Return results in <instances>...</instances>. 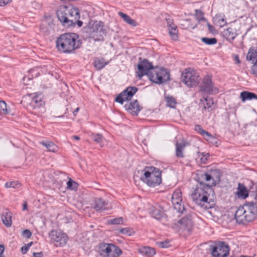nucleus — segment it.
<instances>
[{
  "mask_svg": "<svg viewBox=\"0 0 257 257\" xmlns=\"http://www.w3.org/2000/svg\"><path fill=\"white\" fill-rule=\"evenodd\" d=\"M201 179L210 182L206 184L202 182H199L192 193L191 197L193 201L201 207L205 209L211 208L214 205L213 200L215 196V193L211 186L215 185V181L208 173L202 174Z\"/></svg>",
  "mask_w": 257,
  "mask_h": 257,
  "instance_id": "obj_1",
  "label": "nucleus"
},
{
  "mask_svg": "<svg viewBox=\"0 0 257 257\" xmlns=\"http://www.w3.org/2000/svg\"><path fill=\"white\" fill-rule=\"evenodd\" d=\"M78 38V36L74 33L62 34L57 40V48L64 53H72L81 46V43Z\"/></svg>",
  "mask_w": 257,
  "mask_h": 257,
  "instance_id": "obj_2",
  "label": "nucleus"
},
{
  "mask_svg": "<svg viewBox=\"0 0 257 257\" xmlns=\"http://www.w3.org/2000/svg\"><path fill=\"white\" fill-rule=\"evenodd\" d=\"M257 218V203L252 202L240 206L235 213V219L239 224L251 222Z\"/></svg>",
  "mask_w": 257,
  "mask_h": 257,
  "instance_id": "obj_3",
  "label": "nucleus"
},
{
  "mask_svg": "<svg viewBox=\"0 0 257 257\" xmlns=\"http://www.w3.org/2000/svg\"><path fill=\"white\" fill-rule=\"evenodd\" d=\"M141 179L149 186L155 187L162 182L161 172L155 167L146 168Z\"/></svg>",
  "mask_w": 257,
  "mask_h": 257,
  "instance_id": "obj_4",
  "label": "nucleus"
},
{
  "mask_svg": "<svg viewBox=\"0 0 257 257\" xmlns=\"http://www.w3.org/2000/svg\"><path fill=\"white\" fill-rule=\"evenodd\" d=\"M87 32L89 34V37L93 39L95 41L103 40V36L105 34L102 23L98 21L89 23Z\"/></svg>",
  "mask_w": 257,
  "mask_h": 257,
  "instance_id": "obj_5",
  "label": "nucleus"
},
{
  "mask_svg": "<svg viewBox=\"0 0 257 257\" xmlns=\"http://www.w3.org/2000/svg\"><path fill=\"white\" fill-rule=\"evenodd\" d=\"M148 77L151 81L160 84L168 81L170 74L166 69L155 67L148 73Z\"/></svg>",
  "mask_w": 257,
  "mask_h": 257,
  "instance_id": "obj_6",
  "label": "nucleus"
},
{
  "mask_svg": "<svg viewBox=\"0 0 257 257\" xmlns=\"http://www.w3.org/2000/svg\"><path fill=\"white\" fill-rule=\"evenodd\" d=\"M182 80L188 87L196 86L199 81V76L196 71L190 68L185 69L182 73Z\"/></svg>",
  "mask_w": 257,
  "mask_h": 257,
  "instance_id": "obj_7",
  "label": "nucleus"
},
{
  "mask_svg": "<svg viewBox=\"0 0 257 257\" xmlns=\"http://www.w3.org/2000/svg\"><path fill=\"white\" fill-rule=\"evenodd\" d=\"M51 243L56 246H63L68 240L67 235L61 230L53 229L49 233Z\"/></svg>",
  "mask_w": 257,
  "mask_h": 257,
  "instance_id": "obj_8",
  "label": "nucleus"
},
{
  "mask_svg": "<svg viewBox=\"0 0 257 257\" xmlns=\"http://www.w3.org/2000/svg\"><path fill=\"white\" fill-rule=\"evenodd\" d=\"M229 252V247L225 242H215L212 247L211 254L214 257H227Z\"/></svg>",
  "mask_w": 257,
  "mask_h": 257,
  "instance_id": "obj_9",
  "label": "nucleus"
},
{
  "mask_svg": "<svg viewBox=\"0 0 257 257\" xmlns=\"http://www.w3.org/2000/svg\"><path fill=\"white\" fill-rule=\"evenodd\" d=\"M25 98L30 101V105L34 109L40 108L44 105L43 96L41 93L36 92L28 94Z\"/></svg>",
  "mask_w": 257,
  "mask_h": 257,
  "instance_id": "obj_10",
  "label": "nucleus"
},
{
  "mask_svg": "<svg viewBox=\"0 0 257 257\" xmlns=\"http://www.w3.org/2000/svg\"><path fill=\"white\" fill-rule=\"evenodd\" d=\"M141 60V58H140V61L138 64V71L137 72V76L140 78L145 75L148 76V73H150L154 68L152 63L149 62L147 59Z\"/></svg>",
  "mask_w": 257,
  "mask_h": 257,
  "instance_id": "obj_11",
  "label": "nucleus"
},
{
  "mask_svg": "<svg viewBox=\"0 0 257 257\" xmlns=\"http://www.w3.org/2000/svg\"><path fill=\"white\" fill-rule=\"evenodd\" d=\"M137 91L135 86L128 87L115 98V101L122 104L124 101L131 100Z\"/></svg>",
  "mask_w": 257,
  "mask_h": 257,
  "instance_id": "obj_12",
  "label": "nucleus"
},
{
  "mask_svg": "<svg viewBox=\"0 0 257 257\" xmlns=\"http://www.w3.org/2000/svg\"><path fill=\"white\" fill-rule=\"evenodd\" d=\"M172 202L177 212L183 213L185 208L183 205L182 192L180 189H176L172 195Z\"/></svg>",
  "mask_w": 257,
  "mask_h": 257,
  "instance_id": "obj_13",
  "label": "nucleus"
},
{
  "mask_svg": "<svg viewBox=\"0 0 257 257\" xmlns=\"http://www.w3.org/2000/svg\"><path fill=\"white\" fill-rule=\"evenodd\" d=\"M200 89L201 91L208 93H216L218 92V89L214 86L211 79L208 76L203 79Z\"/></svg>",
  "mask_w": 257,
  "mask_h": 257,
  "instance_id": "obj_14",
  "label": "nucleus"
},
{
  "mask_svg": "<svg viewBox=\"0 0 257 257\" xmlns=\"http://www.w3.org/2000/svg\"><path fill=\"white\" fill-rule=\"evenodd\" d=\"M67 11H69L68 13V26H71L73 24H75L77 20L79 17V13L77 9L74 8H67Z\"/></svg>",
  "mask_w": 257,
  "mask_h": 257,
  "instance_id": "obj_15",
  "label": "nucleus"
},
{
  "mask_svg": "<svg viewBox=\"0 0 257 257\" xmlns=\"http://www.w3.org/2000/svg\"><path fill=\"white\" fill-rule=\"evenodd\" d=\"M67 7L61 8L57 12V18L64 26H68V17Z\"/></svg>",
  "mask_w": 257,
  "mask_h": 257,
  "instance_id": "obj_16",
  "label": "nucleus"
},
{
  "mask_svg": "<svg viewBox=\"0 0 257 257\" xmlns=\"http://www.w3.org/2000/svg\"><path fill=\"white\" fill-rule=\"evenodd\" d=\"M150 213L153 217L160 220L166 217V214L163 208L161 207H152L150 208Z\"/></svg>",
  "mask_w": 257,
  "mask_h": 257,
  "instance_id": "obj_17",
  "label": "nucleus"
},
{
  "mask_svg": "<svg viewBox=\"0 0 257 257\" xmlns=\"http://www.w3.org/2000/svg\"><path fill=\"white\" fill-rule=\"evenodd\" d=\"M126 110L133 115H137L141 110V106L139 105L138 100L131 102L125 105Z\"/></svg>",
  "mask_w": 257,
  "mask_h": 257,
  "instance_id": "obj_18",
  "label": "nucleus"
},
{
  "mask_svg": "<svg viewBox=\"0 0 257 257\" xmlns=\"http://www.w3.org/2000/svg\"><path fill=\"white\" fill-rule=\"evenodd\" d=\"M188 143L184 140L181 142H177L175 144V155L177 158H182L184 157V150L186 146L188 145Z\"/></svg>",
  "mask_w": 257,
  "mask_h": 257,
  "instance_id": "obj_19",
  "label": "nucleus"
},
{
  "mask_svg": "<svg viewBox=\"0 0 257 257\" xmlns=\"http://www.w3.org/2000/svg\"><path fill=\"white\" fill-rule=\"evenodd\" d=\"M222 36L227 41L231 42L235 38L237 33L234 28L229 27L223 31Z\"/></svg>",
  "mask_w": 257,
  "mask_h": 257,
  "instance_id": "obj_20",
  "label": "nucleus"
},
{
  "mask_svg": "<svg viewBox=\"0 0 257 257\" xmlns=\"http://www.w3.org/2000/svg\"><path fill=\"white\" fill-rule=\"evenodd\" d=\"M107 205V202L100 198H97L94 200L93 208L96 211H101L108 209Z\"/></svg>",
  "mask_w": 257,
  "mask_h": 257,
  "instance_id": "obj_21",
  "label": "nucleus"
},
{
  "mask_svg": "<svg viewBox=\"0 0 257 257\" xmlns=\"http://www.w3.org/2000/svg\"><path fill=\"white\" fill-rule=\"evenodd\" d=\"M235 195L238 198L245 199L248 196V191L245 186L241 183H238Z\"/></svg>",
  "mask_w": 257,
  "mask_h": 257,
  "instance_id": "obj_22",
  "label": "nucleus"
},
{
  "mask_svg": "<svg viewBox=\"0 0 257 257\" xmlns=\"http://www.w3.org/2000/svg\"><path fill=\"white\" fill-rule=\"evenodd\" d=\"M181 227L188 231L191 230L193 226V223L190 216H187L182 218L179 221Z\"/></svg>",
  "mask_w": 257,
  "mask_h": 257,
  "instance_id": "obj_23",
  "label": "nucleus"
},
{
  "mask_svg": "<svg viewBox=\"0 0 257 257\" xmlns=\"http://www.w3.org/2000/svg\"><path fill=\"white\" fill-rule=\"evenodd\" d=\"M138 251L143 255L151 257L156 254L155 249L149 246H142L138 249Z\"/></svg>",
  "mask_w": 257,
  "mask_h": 257,
  "instance_id": "obj_24",
  "label": "nucleus"
},
{
  "mask_svg": "<svg viewBox=\"0 0 257 257\" xmlns=\"http://www.w3.org/2000/svg\"><path fill=\"white\" fill-rule=\"evenodd\" d=\"M246 59L248 61H250L253 65L257 64V48L249 49L246 55Z\"/></svg>",
  "mask_w": 257,
  "mask_h": 257,
  "instance_id": "obj_25",
  "label": "nucleus"
},
{
  "mask_svg": "<svg viewBox=\"0 0 257 257\" xmlns=\"http://www.w3.org/2000/svg\"><path fill=\"white\" fill-rule=\"evenodd\" d=\"M12 213L8 209H6L3 213L2 219L7 227H10L12 225Z\"/></svg>",
  "mask_w": 257,
  "mask_h": 257,
  "instance_id": "obj_26",
  "label": "nucleus"
},
{
  "mask_svg": "<svg viewBox=\"0 0 257 257\" xmlns=\"http://www.w3.org/2000/svg\"><path fill=\"white\" fill-rule=\"evenodd\" d=\"M111 244V243H102L99 245V252L102 256L107 257Z\"/></svg>",
  "mask_w": 257,
  "mask_h": 257,
  "instance_id": "obj_27",
  "label": "nucleus"
},
{
  "mask_svg": "<svg viewBox=\"0 0 257 257\" xmlns=\"http://www.w3.org/2000/svg\"><path fill=\"white\" fill-rule=\"evenodd\" d=\"M213 21L215 25L220 27H222L227 24L225 16L221 14L216 15Z\"/></svg>",
  "mask_w": 257,
  "mask_h": 257,
  "instance_id": "obj_28",
  "label": "nucleus"
},
{
  "mask_svg": "<svg viewBox=\"0 0 257 257\" xmlns=\"http://www.w3.org/2000/svg\"><path fill=\"white\" fill-rule=\"evenodd\" d=\"M122 254V250L117 246L111 244L107 257H119Z\"/></svg>",
  "mask_w": 257,
  "mask_h": 257,
  "instance_id": "obj_29",
  "label": "nucleus"
},
{
  "mask_svg": "<svg viewBox=\"0 0 257 257\" xmlns=\"http://www.w3.org/2000/svg\"><path fill=\"white\" fill-rule=\"evenodd\" d=\"M240 97L243 102L247 100H257V95L253 92L242 91L240 94Z\"/></svg>",
  "mask_w": 257,
  "mask_h": 257,
  "instance_id": "obj_30",
  "label": "nucleus"
},
{
  "mask_svg": "<svg viewBox=\"0 0 257 257\" xmlns=\"http://www.w3.org/2000/svg\"><path fill=\"white\" fill-rule=\"evenodd\" d=\"M108 62H105L104 58H96L94 59L93 65L97 70H100L104 68Z\"/></svg>",
  "mask_w": 257,
  "mask_h": 257,
  "instance_id": "obj_31",
  "label": "nucleus"
},
{
  "mask_svg": "<svg viewBox=\"0 0 257 257\" xmlns=\"http://www.w3.org/2000/svg\"><path fill=\"white\" fill-rule=\"evenodd\" d=\"M40 144L45 147L50 152L55 153L58 150L57 146L52 142H40Z\"/></svg>",
  "mask_w": 257,
  "mask_h": 257,
  "instance_id": "obj_32",
  "label": "nucleus"
},
{
  "mask_svg": "<svg viewBox=\"0 0 257 257\" xmlns=\"http://www.w3.org/2000/svg\"><path fill=\"white\" fill-rule=\"evenodd\" d=\"M118 15L123 20V21L125 23H126L128 25H130L133 26H136V21L134 20L131 19V18L127 15L124 14L122 12H119Z\"/></svg>",
  "mask_w": 257,
  "mask_h": 257,
  "instance_id": "obj_33",
  "label": "nucleus"
},
{
  "mask_svg": "<svg viewBox=\"0 0 257 257\" xmlns=\"http://www.w3.org/2000/svg\"><path fill=\"white\" fill-rule=\"evenodd\" d=\"M169 34L173 40H176L178 37L177 27L174 24H170L169 26Z\"/></svg>",
  "mask_w": 257,
  "mask_h": 257,
  "instance_id": "obj_34",
  "label": "nucleus"
},
{
  "mask_svg": "<svg viewBox=\"0 0 257 257\" xmlns=\"http://www.w3.org/2000/svg\"><path fill=\"white\" fill-rule=\"evenodd\" d=\"M165 99L167 102V105L172 108H174L177 103L174 97L169 95H165Z\"/></svg>",
  "mask_w": 257,
  "mask_h": 257,
  "instance_id": "obj_35",
  "label": "nucleus"
},
{
  "mask_svg": "<svg viewBox=\"0 0 257 257\" xmlns=\"http://www.w3.org/2000/svg\"><path fill=\"white\" fill-rule=\"evenodd\" d=\"M195 130L200 134H201L202 136L204 137H211V135L206 132V131L204 130L202 127L200 125H196L195 126Z\"/></svg>",
  "mask_w": 257,
  "mask_h": 257,
  "instance_id": "obj_36",
  "label": "nucleus"
},
{
  "mask_svg": "<svg viewBox=\"0 0 257 257\" xmlns=\"http://www.w3.org/2000/svg\"><path fill=\"white\" fill-rule=\"evenodd\" d=\"M0 113L2 114H7L9 113V110L5 101H0Z\"/></svg>",
  "mask_w": 257,
  "mask_h": 257,
  "instance_id": "obj_37",
  "label": "nucleus"
},
{
  "mask_svg": "<svg viewBox=\"0 0 257 257\" xmlns=\"http://www.w3.org/2000/svg\"><path fill=\"white\" fill-rule=\"evenodd\" d=\"M119 231L120 233L122 234H125L128 236L133 235L135 232V231L129 227L122 228L119 230Z\"/></svg>",
  "mask_w": 257,
  "mask_h": 257,
  "instance_id": "obj_38",
  "label": "nucleus"
},
{
  "mask_svg": "<svg viewBox=\"0 0 257 257\" xmlns=\"http://www.w3.org/2000/svg\"><path fill=\"white\" fill-rule=\"evenodd\" d=\"M201 41L204 44L208 45H212L216 44L217 41L215 38H209L207 37H203L201 38Z\"/></svg>",
  "mask_w": 257,
  "mask_h": 257,
  "instance_id": "obj_39",
  "label": "nucleus"
},
{
  "mask_svg": "<svg viewBox=\"0 0 257 257\" xmlns=\"http://www.w3.org/2000/svg\"><path fill=\"white\" fill-rule=\"evenodd\" d=\"M67 189L70 190H76L77 188L78 184L76 182L70 179L67 183Z\"/></svg>",
  "mask_w": 257,
  "mask_h": 257,
  "instance_id": "obj_40",
  "label": "nucleus"
},
{
  "mask_svg": "<svg viewBox=\"0 0 257 257\" xmlns=\"http://www.w3.org/2000/svg\"><path fill=\"white\" fill-rule=\"evenodd\" d=\"M92 138L93 140L97 143L100 144V146L101 147H103V145H101V143L103 140V137L101 134H96L92 135Z\"/></svg>",
  "mask_w": 257,
  "mask_h": 257,
  "instance_id": "obj_41",
  "label": "nucleus"
},
{
  "mask_svg": "<svg viewBox=\"0 0 257 257\" xmlns=\"http://www.w3.org/2000/svg\"><path fill=\"white\" fill-rule=\"evenodd\" d=\"M109 224H122L123 223L122 217H118L108 221Z\"/></svg>",
  "mask_w": 257,
  "mask_h": 257,
  "instance_id": "obj_42",
  "label": "nucleus"
},
{
  "mask_svg": "<svg viewBox=\"0 0 257 257\" xmlns=\"http://www.w3.org/2000/svg\"><path fill=\"white\" fill-rule=\"evenodd\" d=\"M198 158H200V162L201 163L205 164L209 157V154L208 153L205 154L204 153H198Z\"/></svg>",
  "mask_w": 257,
  "mask_h": 257,
  "instance_id": "obj_43",
  "label": "nucleus"
},
{
  "mask_svg": "<svg viewBox=\"0 0 257 257\" xmlns=\"http://www.w3.org/2000/svg\"><path fill=\"white\" fill-rule=\"evenodd\" d=\"M20 186V184L18 183V182L16 181L8 182L5 184V187L7 188H18Z\"/></svg>",
  "mask_w": 257,
  "mask_h": 257,
  "instance_id": "obj_44",
  "label": "nucleus"
},
{
  "mask_svg": "<svg viewBox=\"0 0 257 257\" xmlns=\"http://www.w3.org/2000/svg\"><path fill=\"white\" fill-rule=\"evenodd\" d=\"M205 103L204 104V109H206L210 108L213 104V100L211 98H204Z\"/></svg>",
  "mask_w": 257,
  "mask_h": 257,
  "instance_id": "obj_45",
  "label": "nucleus"
},
{
  "mask_svg": "<svg viewBox=\"0 0 257 257\" xmlns=\"http://www.w3.org/2000/svg\"><path fill=\"white\" fill-rule=\"evenodd\" d=\"M33 242L32 241L29 242V243L25 244V245L23 246L21 248L22 253V254H25L29 249V248L33 244Z\"/></svg>",
  "mask_w": 257,
  "mask_h": 257,
  "instance_id": "obj_46",
  "label": "nucleus"
},
{
  "mask_svg": "<svg viewBox=\"0 0 257 257\" xmlns=\"http://www.w3.org/2000/svg\"><path fill=\"white\" fill-rule=\"evenodd\" d=\"M157 244L161 248H166L169 246V242L168 241H158Z\"/></svg>",
  "mask_w": 257,
  "mask_h": 257,
  "instance_id": "obj_47",
  "label": "nucleus"
},
{
  "mask_svg": "<svg viewBox=\"0 0 257 257\" xmlns=\"http://www.w3.org/2000/svg\"><path fill=\"white\" fill-rule=\"evenodd\" d=\"M22 234L25 237L29 238L32 235V233L29 230L25 229L23 231Z\"/></svg>",
  "mask_w": 257,
  "mask_h": 257,
  "instance_id": "obj_48",
  "label": "nucleus"
},
{
  "mask_svg": "<svg viewBox=\"0 0 257 257\" xmlns=\"http://www.w3.org/2000/svg\"><path fill=\"white\" fill-rule=\"evenodd\" d=\"M12 0H0V7H3L10 3Z\"/></svg>",
  "mask_w": 257,
  "mask_h": 257,
  "instance_id": "obj_49",
  "label": "nucleus"
},
{
  "mask_svg": "<svg viewBox=\"0 0 257 257\" xmlns=\"http://www.w3.org/2000/svg\"><path fill=\"white\" fill-rule=\"evenodd\" d=\"M207 25L208 27V29L209 32L211 33H214V32H215V30L214 27L213 26L211 25L208 23H207Z\"/></svg>",
  "mask_w": 257,
  "mask_h": 257,
  "instance_id": "obj_50",
  "label": "nucleus"
},
{
  "mask_svg": "<svg viewBox=\"0 0 257 257\" xmlns=\"http://www.w3.org/2000/svg\"><path fill=\"white\" fill-rule=\"evenodd\" d=\"M251 71L252 73L257 76V64L252 66Z\"/></svg>",
  "mask_w": 257,
  "mask_h": 257,
  "instance_id": "obj_51",
  "label": "nucleus"
},
{
  "mask_svg": "<svg viewBox=\"0 0 257 257\" xmlns=\"http://www.w3.org/2000/svg\"><path fill=\"white\" fill-rule=\"evenodd\" d=\"M33 254L34 257H43V256L42 252H34Z\"/></svg>",
  "mask_w": 257,
  "mask_h": 257,
  "instance_id": "obj_52",
  "label": "nucleus"
},
{
  "mask_svg": "<svg viewBox=\"0 0 257 257\" xmlns=\"http://www.w3.org/2000/svg\"><path fill=\"white\" fill-rule=\"evenodd\" d=\"M234 60L236 64H239L240 63L239 57L237 55H234Z\"/></svg>",
  "mask_w": 257,
  "mask_h": 257,
  "instance_id": "obj_53",
  "label": "nucleus"
},
{
  "mask_svg": "<svg viewBox=\"0 0 257 257\" xmlns=\"http://www.w3.org/2000/svg\"><path fill=\"white\" fill-rule=\"evenodd\" d=\"M5 250V247L3 245L0 244V255H2Z\"/></svg>",
  "mask_w": 257,
  "mask_h": 257,
  "instance_id": "obj_54",
  "label": "nucleus"
},
{
  "mask_svg": "<svg viewBox=\"0 0 257 257\" xmlns=\"http://www.w3.org/2000/svg\"><path fill=\"white\" fill-rule=\"evenodd\" d=\"M27 209V203L26 202H25L23 203V210H26Z\"/></svg>",
  "mask_w": 257,
  "mask_h": 257,
  "instance_id": "obj_55",
  "label": "nucleus"
},
{
  "mask_svg": "<svg viewBox=\"0 0 257 257\" xmlns=\"http://www.w3.org/2000/svg\"><path fill=\"white\" fill-rule=\"evenodd\" d=\"M76 23H77V25L79 26V27H81L82 26V22L80 21H79L78 19L77 20V21L76 22Z\"/></svg>",
  "mask_w": 257,
  "mask_h": 257,
  "instance_id": "obj_56",
  "label": "nucleus"
},
{
  "mask_svg": "<svg viewBox=\"0 0 257 257\" xmlns=\"http://www.w3.org/2000/svg\"><path fill=\"white\" fill-rule=\"evenodd\" d=\"M79 107H77L76 108V109L73 111V114L74 115H76V113L79 111Z\"/></svg>",
  "mask_w": 257,
  "mask_h": 257,
  "instance_id": "obj_57",
  "label": "nucleus"
},
{
  "mask_svg": "<svg viewBox=\"0 0 257 257\" xmlns=\"http://www.w3.org/2000/svg\"><path fill=\"white\" fill-rule=\"evenodd\" d=\"M72 138L76 140H79L80 137L77 136H73L72 137Z\"/></svg>",
  "mask_w": 257,
  "mask_h": 257,
  "instance_id": "obj_58",
  "label": "nucleus"
},
{
  "mask_svg": "<svg viewBox=\"0 0 257 257\" xmlns=\"http://www.w3.org/2000/svg\"><path fill=\"white\" fill-rule=\"evenodd\" d=\"M0 257H4V256L2 255H0Z\"/></svg>",
  "mask_w": 257,
  "mask_h": 257,
  "instance_id": "obj_59",
  "label": "nucleus"
},
{
  "mask_svg": "<svg viewBox=\"0 0 257 257\" xmlns=\"http://www.w3.org/2000/svg\"><path fill=\"white\" fill-rule=\"evenodd\" d=\"M256 194H257V188H256Z\"/></svg>",
  "mask_w": 257,
  "mask_h": 257,
  "instance_id": "obj_60",
  "label": "nucleus"
}]
</instances>
